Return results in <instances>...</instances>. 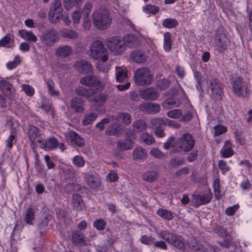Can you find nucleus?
<instances>
[{
    "mask_svg": "<svg viewBox=\"0 0 252 252\" xmlns=\"http://www.w3.org/2000/svg\"><path fill=\"white\" fill-rule=\"evenodd\" d=\"M93 23L100 30L108 29L112 22V19L108 13L102 10L94 11L92 15Z\"/></svg>",
    "mask_w": 252,
    "mask_h": 252,
    "instance_id": "1",
    "label": "nucleus"
},
{
    "mask_svg": "<svg viewBox=\"0 0 252 252\" xmlns=\"http://www.w3.org/2000/svg\"><path fill=\"white\" fill-rule=\"evenodd\" d=\"M90 56L95 60H99L103 63L108 59V52L104 45L100 40H95L90 47Z\"/></svg>",
    "mask_w": 252,
    "mask_h": 252,
    "instance_id": "2",
    "label": "nucleus"
},
{
    "mask_svg": "<svg viewBox=\"0 0 252 252\" xmlns=\"http://www.w3.org/2000/svg\"><path fill=\"white\" fill-rule=\"evenodd\" d=\"M154 75L148 67L138 68L134 73V81L136 84L144 86L152 84Z\"/></svg>",
    "mask_w": 252,
    "mask_h": 252,
    "instance_id": "3",
    "label": "nucleus"
},
{
    "mask_svg": "<svg viewBox=\"0 0 252 252\" xmlns=\"http://www.w3.org/2000/svg\"><path fill=\"white\" fill-rule=\"evenodd\" d=\"M226 32L223 27H219L215 32L216 50L220 54L223 53L228 46V39L226 36Z\"/></svg>",
    "mask_w": 252,
    "mask_h": 252,
    "instance_id": "4",
    "label": "nucleus"
},
{
    "mask_svg": "<svg viewBox=\"0 0 252 252\" xmlns=\"http://www.w3.org/2000/svg\"><path fill=\"white\" fill-rule=\"evenodd\" d=\"M230 79L233 93L238 97L243 96L247 93L248 84L243 78L238 75H232Z\"/></svg>",
    "mask_w": 252,
    "mask_h": 252,
    "instance_id": "5",
    "label": "nucleus"
},
{
    "mask_svg": "<svg viewBox=\"0 0 252 252\" xmlns=\"http://www.w3.org/2000/svg\"><path fill=\"white\" fill-rule=\"evenodd\" d=\"M63 8L60 0H55L51 4L48 13L49 21L57 23L62 19Z\"/></svg>",
    "mask_w": 252,
    "mask_h": 252,
    "instance_id": "6",
    "label": "nucleus"
},
{
    "mask_svg": "<svg viewBox=\"0 0 252 252\" xmlns=\"http://www.w3.org/2000/svg\"><path fill=\"white\" fill-rule=\"evenodd\" d=\"M106 45L114 55H121L126 51L122 39L118 37H111L106 41Z\"/></svg>",
    "mask_w": 252,
    "mask_h": 252,
    "instance_id": "7",
    "label": "nucleus"
},
{
    "mask_svg": "<svg viewBox=\"0 0 252 252\" xmlns=\"http://www.w3.org/2000/svg\"><path fill=\"white\" fill-rule=\"evenodd\" d=\"M40 38L43 44L51 46L59 39V35L56 30L48 29L43 32Z\"/></svg>",
    "mask_w": 252,
    "mask_h": 252,
    "instance_id": "8",
    "label": "nucleus"
},
{
    "mask_svg": "<svg viewBox=\"0 0 252 252\" xmlns=\"http://www.w3.org/2000/svg\"><path fill=\"white\" fill-rule=\"evenodd\" d=\"M27 135L29 139L31 142V146L33 148L37 143H42L43 138L40 132L39 129L33 126H30L27 131Z\"/></svg>",
    "mask_w": 252,
    "mask_h": 252,
    "instance_id": "9",
    "label": "nucleus"
},
{
    "mask_svg": "<svg viewBox=\"0 0 252 252\" xmlns=\"http://www.w3.org/2000/svg\"><path fill=\"white\" fill-rule=\"evenodd\" d=\"M178 145L180 150L188 152L190 151L194 146V140L189 133L183 134L179 139Z\"/></svg>",
    "mask_w": 252,
    "mask_h": 252,
    "instance_id": "10",
    "label": "nucleus"
},
{
    "mask_svg": "<svg viewBox=\"0 0 252 252\" xmlns=\"http://www.w3.org/2000/svg\"><path fill=\"white\" fill-rule=\"evenodd\" d=\"M80 82L83 85L95 88L98 90H102L103 88L99 80L94 75H87L82 78Z\"/></svg>",
    "mask_w": 252,
    "mask_h": 252,
    "instance_id": "11",
    "label": "nucleus"
},
{
    "mask_svg": "<svg viewBox=\"0 0 252 252\" xmlns=\"http://www.w3.org/2000/svg\"><path fill=\"white\" fill-rule=\"evenodd\" d=\"M209 88L212 92L213 96H219L220 99L223 94L222 84L216 78H212L209 80Z\"/></svg>",
    "mask_w": 252,
    "mask_h": 252,
    "instance_id": "12",
    "label": "nucleus"
},
{
    "mask_svg": "<svg viewBox=\"0 0 252 252\" xmlns=\"http://www.w3.org/2000/svg\"><path fill=\"white\" fill-rule=\"evenodd\" d=\"M193 197L195 206L197 207L209 203L212 198V193L210 191H207L199 194L193 195Z\"/></svg>",
    "mask_w": 252,
    "mask_h": 252,
    "instance_id": "13",
    "label": "nucleus"
},
{
    "mask_svg": "<svg viewBox=\"0 0 252 252\" xmlns=\"http://www.w3.org/2000/svg\"><path fill=\"white\" fill-rule=\"evenodd\" d=\"M85 181L87 185L91 188L95 189L98 187L101 181L98 176L93 172H89L84 174Z\"/></svg>",
    "mask_w": 252,
    "mask_h": 252,
    "instance_id": "14",
    "label": "nucleus"
},
{
    "mask_svg": "<svg viewBox=\"0 0 252 252\" xmlns=\"http://www.w3.org/2000/svg\"><path fill=\"white\" fill-rule=\"evenodd\" d=\"M86 237L84 234L79 230L73 232L71 235V241L76 247H83L87 245Z\"/></svg>",
    "mask_w": 252,
    "mask_h": 252,
    "instance_id": "15",
    "label": "nucleus"
},
{
    "mask_svg": "<svg viewBox=\"0 0 252 252\" xmlns=\"http://www.w3.org/2000/svg\"><path fill=\"white\" fill-rule=\"evenodd\" d=\"M7 125L11 127L10 135L5 141L6 146L11 149L12 148L14 143L16 142L17 128L16 127L13 126V122L11 119L7 120Z\"/></svg>",
    "mask_w": 252,
    "mask_h": 252,
    "instance_id": "16",
    "label": "nucleus"
},
{
    "mask_svg": "<svg viewBox=\"0 0 252 252\" xmlns=\"http://www.w3.org/2000/svg\"><path fill=\"white\" fill-rule=\"evenodd\" d=\"M139 109L144 112L155 114L159 112L160 106L156 103L144 102L140 105Z\"/></svg>",
    "mask_w": 252,
    "mask_h": 252,
    "instance_id": "17",
    "label": "nucleus"
},
{
    "mask_svg": "<svg viewBox=\"0 0 252 252\" xmlns=\"http://www.w3.org/2000/svg\"><path fill=\"white\" fill-rule=\"evenodd\" d=\"M125 49L127 47L133 48L137 47L140 44V41L137 36L133 34H127L123 38Z\"/></svg>",
    "mask_w": 252,
    "mask_h": 252,
    "instance_id": "18",
    "label": "nucleus"
},
{
    "mask_svg": "<svg viewBox=\"0 0 252 252\" xmlns=\"http://www.w3.org/2000/svg\"><path fill=\"white\" fill-rule=\"evenodd\" d=\"M140 95L144 100H155L158 98L159 94L156 89L148 88L140 91Z\"/></svg>",
    "mask_w": 252,
    "mask_h": 252,
    "instance_id": "19",
    "label": "nucleus"
},
{
    "mask_svg": "<svg viewBox=\"0 0 252 252\" xmlns=\"http://www.w3.org/2000/svg\"><path fill=\"white\" fill-rule=\"evenodd\" d=\"M134 146V142L128 136L125 139L118 141L117 149L121 151H125L131 149Z\"/></svg>",
    "mask_w": 252,
    "mask_h": 252,
    "instance_id": "20",
    "label": "nucleus"
},
{
    "mask_svg": "<svg viewBox=\"0 0 252 252\" xmlns=\"http://www.w3.org/2000/svg\"><path fill=\"white\" fill-rule=\"evenodd\" d=\"M0 89L5 96L10 98L14 93V89L11 83L3 79L0 80Z\"/></svg>",
    "mask_w": 252,
    "mask_h": 252,
    "instance_id": "21",
    "label": "nucleus"
},
{
    "mask_svg": "<svg viewBox=\"0 0 252 252\" xmlns=\"http://www.w3.org/2000/svg\"><path fill=\"white\" fill-rule=\"evenodd\" d=\"M74 66L78 71L81 73H89L92 70V64L87 61L77 62Z\"/></svg>",
    "mask_w": 252,
    "mask_h": 252,
    "instance_id": "22",
    "label": "nucleus"
},
{
    "mask_svg": "<svg viewBox=\"0 0 252 252\" xmlns=\"http://www.w3.org/2000/svg\"><path fill=\"white\" fill-rule=\"evenodd\" d=\"M182 102L179 98H171L165 99L162 103L161 105L164 109L168 110L175 107H179Z\"/></svg>",
    "mask_w": 252,
    "mask_h": 252,
    "instance_id": "23",
    "label": "nucleus"
},
{
    "mask_svg": "<svg viewBox=\"0 0 252 252\" xmlns=\"http://www.w3.org/2000/svg\"><path fill=\"white\" fill-rule=\"evenodd\" d=\"M59 146V142L57 139L54 137L50 138L44 142L42 140V143H41L40 147L41 148L45 150H52L56 149Z\"/></svg>",
    "mask_w": 252,
    "mask_h": 252,
    "instance_id": "24",
    "label": "nucleus"
},
{
    "mask_svg": "<svg viewBox=\"0 0 252 252\" xmlns=\"http://www.w3.org/2000/svg\"><path fill=\"white\" fill-rule=\"evenodd\" d=\"M170 244L180 250H183L186 248V243L184 238L181 235H176L175 233Z\"/></svg>",
    "mask_w": 252,
    "mask_h": 252,
    "instance_id": "25",
    "label": "nucleus"
},
{
    "mask_svg": "<svg viewBox=\"0 0 252 252\" xmlns=\"http://www.w3.org/2000/svg\"><path fill=\"white\" fill-rule=\"evenodd\" d=\"M220 153L223 158H228L234 155L232 145L229 140L225 142L224 146L220 151Z\"/></svg>",
    "mask_w": 252,
    "mask_h": 252,
    "instance_id": "26",
    "label": "nucleus"
},
{
    "mask_svg": "<svg viewBox=\"0 0 252 252\" xmlns=\"http://www.w3.org/2000/svg\"><path fill=\"white\" fill-rule=\"evenodd\" d=\"M123 129L121 126L116 123L110 125L107 128L105 133L110 136H119L121 134Z\"/></svg>",
    "mask_w": 252,
    "mask_h": 252,
    "instance_id": "27",
    "label": "nucleus"
},
{
    "mask_svg": "<svg viewBox=\"0 0 252 252\" xmlns=\"http://www.w3.org/2000/svg\"><path fill=\"white\" fill-rule=\"evenodd\" d=\"M68 136L73 144L79 147H82L85 145L84 140L75 132L71 131L68 132Z\"/></svg>",
    "mask_w": 252,
    "mask_h": 252,
    "instance_id": "28",
    "label": "nucleus"
},
{
    "mask_svg": "<svg viewBox=\"0 0 252 252\" xmlns=\"http://www.w3.org/2000/svg\"><path fill=\"white\" fill-rule=\"evenodd\" d=\"M75 93L78 95L89 98L95 94V91L91 88L79 86L75 89Z\"/></svg>",
    "mask_w": 252,
    "mask_h": 252,
    "instance_id": "29",
    "label": "nucleus"
},
{
    "mask_svg": "<svg viewBox=\"0 0 252 252\" xmlns=\"http://www.w3.org/2000/svg\"><path fill=\"white\" fill-rule=\"evenodd\" d=\"M84 101L82 98L75 97L71 100V107L77 113H81L84 111L83 107Z\"/></svg>",
    "mask_w": 252,
    "mask_h": 252,
    "instance_id": "30",
    "label": "nucleus"
},
{
    "mask_svg": "<svg viewBox=\"0 0 252 252\" xmlns=\"http://www.w3.org/2000/svg\"><path fill=\"white\" fill-rule=\"evenodd\" d=\"M35 218V212L32 208L29 207L23 214V220L28 224H33V221Z\"/></svg>",
    "mask_w": 252,
    "mask_h": 252,
    "instance_id": "31",
    "label": "nucleus"
},
{
    "mask_svg": "<svg viewBox=\"0 0 252 252\" xmlns=\"http://www.w3.org/2000/svg\"><path fill=\"white\" fill-rule=\"evenodd\" d=\"M71 204L74 209L77 211L82 210L84 208V203L80 195L74 194L72 196Z\"/></svg>",
    "mask_w": 252,
    "mask_h": 252,
    "instance_id": "32",
    "label": "nucleus"
},
{
    "mask_svg": "<svg viewBox=\"0 0 252 252\" xmlns=\"http://www.w3.org/2000/svg\"><path fill=\"white\" fill-rule=\"evenodd\" d=\"M72 51V49L69 46H62L56 50V55L61 58H65L71 54Z\"/></svg>",
    "mask_w": 252,
    "mask_h": 252,
    "instance_id": "33",
    "label": "nucleus"
},
{
    "mask_svg": "<svg viewBox=\"0 0 252 252\" xmlns=\"http://www.w3.org/2000/svg\"><path fill=\"white\" fill-rule=\"evenodd\" d=\"M142 177L144 181L153 183L158 179L159 174L156 171H147L143 174Z\"/></svg>",
    "mask_w": 252,
    "mask_h": 252,
    "instance_id": "34",
    "label": "nucleus"
},
{
    "mask_svg": "<svg viewBox=\"0 0 252 252\" xmlns=\"http://www.w3.org/2000/svg\"><path fill=\"white\" fill-rule=\"evenodd\" d=\"M19 33L23 38L30 42H35L37 41V37L32 31L23 30L19 31Z\"/></svg>",
    "mask_w": 252,
    "mask_h": 252,
    "instance_id": "35",
    "label": "nucleus"
},
{
    "mask_svg": "<svg viewBox=\"0 0 252 252\" xmlns=\"http://www.w3.org/2000/svg\"><path fill=\"white\" fill-rule=\"evenodd\" d=\"M132 157L135 160H142L147 158V153L142 147L135 148L132 153Z\"/></svg>",
    "mask_w": 252,
    "mask_h": 252,
    "instance_id": "36",
    "label": "nucleus"
},
{
    "mask_svg": "<svg viewBox=\"0 0 252 252\" xmlns=\"http://www.w3.org/2000/svg\"><path fill=\"white\" fill-rule=\"evenodd\" d=\"M107 100V96L105 94L100 93L96 95L94 98L91 100V103L95 106H100L103 105Z\"/></svg>",
    "mask_w": 252,
    "mask_h": 252,
    "instance_id": "37",
    "label": "nucleus"
},
{
    "mask_svg": "<svg viewBox=\"0 0 252 252\" xmlns=\"http://www.w3.org/2000/svg\"><path fill=\"white\" fill-rule=\"evenodd\" d=\"M116 119L118 121L122 122L125 125H128L131 123L132 119L130 115L126 112L118 113Z\"/></svg>",
    "mask_w": 252,
    "mask_h": 252,
    "instance_id": "38",
    "label": "nucleus"
},
{
    "mask_svg": "<svg viewBox=\"0 0 252 252\" xmlns=\"http://www.w3.org/2000/svg\"><path fill=\"white\" fill-rule=\"evenodd\" d=\"M175 233H172L168 230H162L158 232V236L160 239H162L170 244L172 241V238Z\"/></svg>",
    "mask_w": 252,
    "mask_h": 252,
    "instance_id": "39",
    "label": "nucleus"
},
{
    "mask_svg": "<svg viewBox=\"0 0 252 252\" xmlns=\"http://www.w3.org/2000/svg\"><path fill=\"white\" fill-rule=\"evenodd\" d=\"M132 59L137 63H143L146 60V56L140 51H134L131 54Z\"/></svg>",
    "mask_w": 252,
    "mask_h": 252,
    "instance_id": "40",
    "label": "nucleus"
},
{
    "mask_svg": "<svg viewBox=\"0 0 252 252\" xmlns=\"http://www.w3.org/2000/svg\"><path fill=\"white\" fill-rule=\"evenodd\" d=\"M140 140L141 142L148 145H151L155 142L153 135L148 132L142 133L140 137Z\"/></svg>",
    "mask_w": 252,
    "mask_h": 252,
    "instance_id": "41",
    "label": "nucleus"
},
{
    "mask_svg": "<svg viewBox=\"0 0 252 252\" xmlns=\"http://www.w3.org/2000/svg\"><path fill=\"white\" fill-rule=\"evenodd\" d=\"M116 79L119 82L126 81L127 79V73L120 67H116Z\"/></svg>",
    "mask_w": 252,
    "mask_h": 252,
    "instance_id": "42",
    "label": "nucleus"
},
{
    "mask_svg": "<svg viewBox=\"0 0 252 252\" xmlns=\"http://www.w3.org/2000/svg\"><path fill=\"white\" fill-rule=\"evenodd\" d=\"M97 113L91 112L85 115L84 119L82 121L83 126H88L92 124L97 118Z\"/></svg>",
    "mask_w": 252,
    "mask_h": 252,
    "instance_id": "43",
    "label": "nucleus"
},
{
    "mask_svg": "<svg viewBox=\"0 0 252 252\" xmlns=\"http://www.w3.org/2000/svg\"><path fill=\"white\" fill-rule=\"evenodd\" d=\"M133 130L138 133L147 129V124L145 121L138 120L133 124Z\"/></svg>",
    "mask_w": 252,
    "mask_h": 252,
    "instance_id": "44",
    "label": "nucleus"
},
{
    "mask_svg": "<svg viewBox=\"0 0 252 252\" xmlns=\"http://www.w3.org/2000/svg\"><path fill=\"white\" fill-rule=\"evenodd\" d=\"M61 35L65 38L75 39L78 38V33L73 30L64 29L61 32Z\"/></svg>",
    "mask_w": 252,
    "mask_h": 252,
    "instance_id": "45",
    "label": "nucleus"
},
{
    "mask_svg": "<svg viewBox=\"0 0 252 252\" xmlns=\"http://www.w3.org/2000/svg\"><path fill=\"white\" fill-rule=\"evenodd\" d=\"M46 84L48 88L49 94L52 96H59L60 93L58 91L55 89V84L51 79H47L46 81Z\"/></svg>",
    "mask_w": 252,
    "mask_h": 252,
    "instance_id": "46",
    "label": "nucleus"
},
{
    "mask_svg": "<svg viewBox=\"0 0 252 252\" xmlns=\"http://www.w3.org/2000/svg\"><path fill=\"white\" fill-rule=\"evenodd\" d=\"M172 47V40L171 34L169 32H166L164 34L163 48L166 52H169Z\"/></svg>",
    "mask_w": 252,
    "mask_h": 252,
    "instance_id": "47",
    "label": "nucleus"
},
{
    "mask_svg": "<svg viewBox=\"0 0 252 252\" xmlns=\"http://www.w3.org/2000/svg\"><path fill=\"white\" fill-rule=\"evenodd\" d=\"M157 214L159 217L168 220H170L173 218L172 212L167 210L160 208L157 210Z\"/></svg>",
    "mask_w": 252,
    "mask_h": 252,
    "instance_id": "48",
    "label": "nucleus"
},
{
    "mask_svg": "<svg viewBox=\"0 0 252 252\" xmlns=\"http://www.w3.org/2000/svg\"><path fill=\"white\" fill-rule=\"evenodd\" d=\"M178 25V22L175 19L167 18L164 19L162 23V25L168 29H172L175 28Z\"/></svg>",
    "mask_w": 252,
    "mask_h": 252,
    "instance_id": "49",
    "label": "nucleus"
},
{
    "mask_svg": "<svg viewBox=\"0 0 252 252\" xmlns=\"http://www.w3.org/2000/svg\"><path fill=\"white\" fill-rule=\"evenodd\" d=\"M83 1V0H64L63 5L65 9L68 10L73 6L81 4Z\"/></svg>",
    "mask_w": 252,
    "mask_h": 252,
    "instance_id": "50",
    "label": "nucleus"
},
{
    "mask_svg": "<svg viewBox=\"0 0 252 252\" xmlns=\"http://www.w3.org/2000/svg\"><path fill=\"white\" fill-rule=\"evenodd\" d=\"M13 41L12 36L10 34H7L0 40V47H10V46L9 45L11 42H13Z\"/></svg>",
    "mask_w": 252,
    "mask_h": 252,
    "instance_id": "51",
    "label": "nucleus"
},
{
    "mask_svg": "<svg viewBox=\"0 0 252 252\" xmlns=\"http://www.w3.org/2000/svg\"><path fill=\"white\" fill-rule=\"evenodd\" d=\"M72 163L77 168H82L84 166L85 161L82 157L77 155L73 158Z\"/></svg>",
    "mask_w": 252,
    "mask_h": 252,
    "instance_id": "52",
    "label": "nucleus"
},
{
    "mask_svg": "<svg viewBox=\"0 0 252 252\" xmlns=\"http://www.w3.org/2000/svg\"><path fill=\"white\" fill-rule=\"evenodd\" d=\"M21 63V59L20 56L18 55L16 56L15 57L14 61L11 62H9L6 64L7 68L9 70H12L15 68H16L18 65H19Z\"/></svg>",
    "mask_w": 252,
    "mask_h": 252,
    "instance_id": "53",
    "label": "nucleus"
},
{
    "mask_svg": "<svg viewBox=\"0 0 252 252\" xmlns=\"http://www.w3.org/2000/svg\"><path fill=\"white\" fill-rule=\"evenodd\" d=\"M182 115V111L181 109H174L167 112V116L171 118L177 119Z\"/></svg>",
    "mask_w": 252,
    "mask_h": 252,
    "instance_id": "54",
    "label": "nucleus"
},
{
    "mask_svg": "<svg viewBox=\"0 0 252 252\" xmlns=\"http://www.w3.org/2000/svg\"><path fill=\"white\" fill-rule=\"evenodd\" d=\"M218 166L223 175H225V173L228 172L230 169L227 162L223 160H220L219 161Z\"/></svg>",
    "mask_w": 252,
    "mask_h": 252,
    "instance_id": "55",
    "label": "nucleus"
},
{
    "mask_svg": "<svg viewBox=\"0 0 252 252\" xmlns=\"http://www.w3.org/2000/svg\"><path fill=\"white\" fill-rule=\"evenodd\" d=\"M106 225L105 221L101 219L96 220L94 222V226L98 230H103Z\"/></svg>",
    "mask_w": 252,
    "mask_h": 252,
    "instance_id": "56",
    "label": "nucleus"
},
{
    "mask_svg": "<svg viewBox=\"0 0 252 252\" xmlns=\"http://www.w3.org/2000/svg\"><path fill=\"white\" fill-rule=\"evenodd\" d=\"M159 8L155 5L151 4L147 5L145 7H143V10L146 13H152L155 14L158 12Z\"/></svg>",
    "mask_w": 252,
    "mask_h": 252,
    "instance_id": "57",
    "label": "nucleus"
},
{
    "mask_svg": "<svg viewBox=\"0 0 252 252\" xmlns=\"http://www.w3.org/2000/svg\"><path fill=\"white\" fill-rule=\"evenodd\" d=\"M214 128L215 129V136L220 135L223 133H225L227 130V128L226 126L220 125L216 126H214Z\"/></svg>",
    "mask_w": 252,
    "mask_h": 252,
    "instance_id": "58",
    "label": "nucleus"
},
{
    "mask_svg": "<svg viewBox=\"0 0 252 252\" xmlns=\"http://www.w3.org/2000/svg\"><path fill=\"white\" fill-rule=\"evenodd\" d=\"M22 90L24 91L25 94L29 96H33L34 94V88L28 84H23L22 85Z\"/></svg>",
    "mask_w": 252,
    "mask_h": 252,
    "instance_id": "59",
    "label": "nucleus"
},
{
    "mask_svg": "<svg viewBox=\"0 0 252 252\" xmlns=\"http://www.w3.org/2000/svg\"><path fill=\"white\" fill-rule=\"evenodd\" d=\"M184 159L183 158H171L170 164L171 166L176 167L183 164Z\"/></svg>",
    "mask_w": 252,
    "mask_h": 252,
    "instance_id": "60",
    "label": "nucleus"
},
{
    "mask_svg": "<svg viewBox=\"0 0 252 252\" xmlns=\"http://www.w3.org/2000/svg\"><path fill=\"white\" fill-rule=\"evenodd\" d=\"M150 154L157 158H161L164 155L158 148H154L151 150Z\"/></svg>",
    "mask_w": 252,
    "mask_h": 252,
    "instance_id": "61",
    "label": "nucleus"
},
{
    "mask_svg": "<svg viewBox=\"0 0 252 252\" xmlns=\"http://www.w3.org/2000/svg\"><path fill=\"white\" fill-rule=\"evenodd\" d=\"M52 217L48 214L44 215L43 220L39 224L40 228H43L47 226L48 224L49 221L51 220Z\"/></svg>",
    "mask_w": 252,
    "mask_h": 252,
    "instance_id": "62",
    "label": "nucleus"
},
{
    "mask_svg": "<svg viewBox=\"0 0 252 252\" xmlns=\"http://www.w3.org/2000/svg\"><path fill=\"white\" fill-rule=\"evenodd\" d=\"M41 108L46 113L52 112V105L49 100H44L42 103Z\"/></svg>",
    "mask_w": 252,
    "mask_h": 252,
    "instance_id": "63",
    "label": "nucleus"
},
{
    "mask_svg": "<svg viewBox=\"0 0 252 252\" xmlns=\"http://www.w3.org/2000/svg\"><path fill=\"white\" fill-rule=\"evenodd\" d=\"M165 119H162L161 118H154L152 119L150 123L153 128L159 127V126L164 124Z\"/></svg>",
    "mask_w": 252,
    "mask_h": 252,
    "instance_id": "64",
    "label": "nucleus"
}]
</instances>
